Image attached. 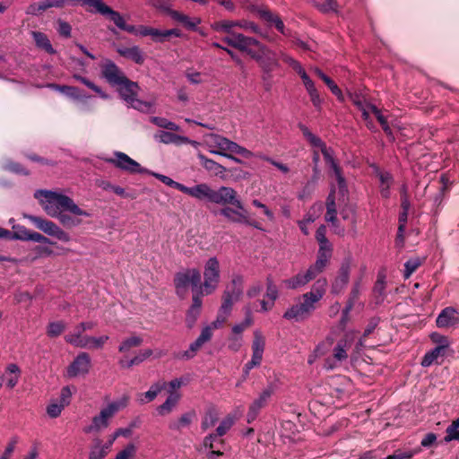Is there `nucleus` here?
I'll list each match as a JSON object with an SVG mask.
<instances>
[{
  "label": "nucleus",
  "mask_w": 459,
  "mask_h": 459,
  "mask_svg": "<svg viewBox=\"0 0 459 459\" xmlns=\"http://www.w3.org/2000/svg\"><path fill=\"white\" fill-rule=\"evenodd\" d=\"M34 197L48 216L57 219L65 228L78 227L82 223V218L91 215L80 208L71 197L57 191L37 190Z\"/></svg>",
  "instance_id": "f257e3e1"
},
{
  "label": "nucleus",
  "mask_w": 459,
  "mask_h": 459,
  "mask_svg": "<svg viewBox=\"0 0 459 459\" xmlns=\"http://www.w3.org/2000/svg\"><path fill=\"white\" fill-rule=\"evenodd\" d=\"M326 286L325 278L318 279L310 291L303 294L296 304L286 310L283 317L297 322L306 319L316 308V304L323 298Z\"/></svg>",
  "instance_id": "f03ea898"
},
{
  "label": "nucleus",
  "mask_w": 459,
  "mask_h": 459,
  "mask_svg": "<svg viewBox=\"0 0 459 459\" xmlns=\"http://www.w3.org/2000/svg\"><path fill=\"white\" fill-rule=\"evenodd\" d=\"M204 142L209 152L213 154L226 157L236 163H242V160L235 155H240L250 159L255 154L238 143L217 134H207L204 136Z\"/></svg>",
  "instance_id": "7ed1b4c3"
},
{
  "label": "nucleus",
  "mask_w": 459,
  "mask_h": 459,
  "mask_svg": "<svg viewBox=\"0 0 459 459\" xmlns=\"http://www.w3.org/2000/svg\"><path fill=\"white\" fill-rule=\"evenodd\" d=\"M185 194L202 202L225 205V203L232 200L234 188L221 186L214 189L206 183H200L192 187L186 186Z\"/></svg>",
  "instance_id": "20e7f679"
},
{
  "label": "nucleus",
  "mask_w": 459,
  "mask_h": 459,
  "mask_svg": "<svg viewBox=\"0 0 459 459\" xmlns=\"http://www.w3.org/2000/svg\"><path fill=\"white\" fill-rule=\"evenodd\" d=\"M129 403V396L124 394L102 408L99 414L92 418L91 424L84 429L85 433L99 432L107 429L112 418Z\"/></svg>",
  "instance_id": "39448f33"
},
{
  "label": "nucleus",
  "mask_w": 459,
  "mask_h": 459,
  "mask_svg": "<svg viewBox=\"0 0 459 459\" xmlns=\"http://www.w3.org/2000/svg\"><path fill=\"white\" fill-rule=\"evenodd\" d=\"M300 129L305 138L312 146L313 151L317 150L318 152H321V153L324 155L325 162L333 169V175L339 188V193L344 196L347 193L345 179L342 176L340 168L335 164L330 150L326 147L325 143L319 137L313 134L307 127L301 126Z\"/></svg>",
  "instance_id": "423d86ee"
},
{
  "label": "nucleus",
  "mask_w": 459,
  "mask_h": 459,
  "mask_svg": "<svg viewBox=\"0 0 459 459\" xmlns=\"http://www.w3.org/2000/svg\"><path fill=\"white\" fill-rule=\"evenodd\" d=\"M204 281L199 286L200 295L213 293L221 281V265L216 257H210L204 265Z\"/></svg>",
  "instance_id": "0eeeda50"
},
{
  "label": "nucleus",
  "mask_w": 459,
  "mask_h": 459,
  "mask_svg": "<svg viewBox=\"0 0 459 459\" xmlns=\"http://www.w3.org/2000/svg\"><path fill=\"white\" fill-rule=\"evenodd\" d=\"M117 87L121 98L130 107L142 112L151 111L153 106L152 102L143 101L136 98L139 91L137 83L126 78L125 82H120Z\"/></svg>",
  "instance_id": "6e6552de"
},
{
  "label": "nucleus",
  "mask_w": 459,
  "mask_h": 459,
  "mask_svg": "<svg viewBox=\"0 0 459 459\" xmlns=\"http://www.w3.org/2000/svg\"><path fill=\"white\" fill-rule=\"evenodd\" d=\"M249 56L266 73L274 70L279 65L278 54L257 40L255 42L252 49L249 50Z\"/></svg>",
  "instance_id": "1a4fd4ad"
},
{
  "label": "nucleus",
  "mask_w": 459,
  "mask_h": 459,
  "mask_svg": "<svg viewBox=\"0 0 459 459\" xmlns=\"http://www.w3.org/2000/svg\"><path fill=\"white\" fill-rule=\"evenodd\" d=\"M225 207L221 210V214L231 222L252 224L248 212L243 204L238 199V194L234 189V196L231 201L225 203Z\"/></svg>",
  "instance_id": "9d476101"
},
{
  "label": "nucleus",
  "mask_w": 459,
  "mask_h": 459,
  "mask_svg": "<svg viewBox=\"0 0 459 459\" xmlns=\"http://www.w3.org/2000/svg\"><path fill=\"white\" fill-rule=\"evenodd\" d=\"M24 218L28 219L33 225L44 232L46 235L54 237L59 241L67 243L71 241V236L68 232L64 230L60 226L52 221L44 219L42 217L25 214Z\"/></svg>",
  "instance_id": "9b49d317"
},
{
  "label": "nucleus",
  "mask_w": 459,
  "mask_h": 459,
  "mask_svg": "<svg viewBox=\"0 0 459 459\" xmlns=\"http://www.w3.org/2000/svg\"><path fill=\"white\" fill-rule=\"evenodd\" d=\"M281 58L286 64H288L290 67H292V69L300 76L302 82L310 97V100H311L313 105L316 108H320V106L322 104V99L320 98V95L315 86L314 82L307 75V74L303 69L301 65L298 61L293 59L292 57H290L283 53L281 54Z\"/></svg>",
  "instance_id": "f8f14e48"
},
{
  "label": "nucleus",
  "mask_w": 459,
  "mask_h": 459,
  "mask_svg": "<svg viewBox=\"0 0 459 459\" xmlns=\"http://www.w3.org/2000/svg\"><path fill=\"white\" fill-rule=\"evenodd\" d=\"M201 281V274L196 268H188L185 271L179 272L175 275L174 283L177 293L180 296H184L189 288L193 290H198ZM197 295H200L199 293Z\"/></svg>",
  "instance_id": "ddd939ff"
},
{
  "label": "nucleus",
  "mask_w": 459,
  "mask_h": 459,
  "mask_svg": "<svg viewBox=\"0 0 459 459\" xmlns=\"http://www.w3.org/2000/svg\"><path fill=\"white\" fill-rule=\"evenodd\" d=\"M353 342V335L346 334L345 338L340 340L333 350V356L325 359V367L327 369H333L346 361L348 351Z\"/></svg>",
  "instance_id": "4468645a"
},
{
  "label": "nucleus",
  "mask_w": 459,
  "mask_h": 459,
  "mask_svg": "<svg viewBox=\"0 0 459 459\" xmlns=\"http://www.w3.org/2000/svg\"><path fill=\"white\" fill-rule=\"evenodd\" d=\"M107 161L108 163L113 164L115 167L125 170L128 173L135 174H143L147 173L148 170L143 169L137 161L130 158L124 152H115V157L108 159Z\"/></svg>",
  "instance_id": "2eb2a0df"
},
{
  "label": "nucleus",
  "mask_w": 459,
  "mask_h": 459,
  "mask_svg": "<svg viewBox=\"0 0 459 459\" xmlns=\"http://www.w3.org/2000/svg\"><path fill=\"white\" fill-rule=\"evenodd\" d=\"M134 35L146 37L150 36L154 41L157 42H164L170 36L180 37V30L178 29H170V30H159L156 28L143 26L141 25L139 27H134V32H132Z\"/></svg>",
  "instance_id": "dca6fc26"
},
{
  "label": "nucleus",
  "mask_w": 459,
  "mask_h": 459,
  "mask_svg": "<svg viewBox=\"0 0 459 459\" xmlns=\"http://www.w3.org/2000/svg\"><path fill=\"white\" fill-rule=\"evenodd\" d=\"M234 422V417L231 415H228L225 419L222 420L219 427L216 429V435H210L204 438V446L209 447L212 450L208 455L209 459H214V455L220 456L222 455V452H221L220 450H213V441L216 439L217 437H221L225 435L227 431L233 426Z\"/></svg>",
  "instance_id": "f3484780"
},
{
  "label": "nucleus",
  "mask_w": 459,
  "mask_h": 459,
  "mask_svg": "<svg viewBox=\"0 0 459 459\" xmlns=\"http://www.w3.org/2000/svg\"><path fill=\"white\" fill-rule=\"evenodd\" d=\"M91 368V359L88 353H79L73 362L66 368L68 377H76L85 376L90 372Z\"/></svg>",
  "instance_id": "a211bd4d"
},
{
  "label": "nucleus",
  "mask_w": 459,
  "mask_h": 459,
  "mask_svg": "<svg viewBox=\"0 0 459 459\" xmlns=\"http://www.w3.org/2000/svg\"><path fill=\"white\" fill-rule=\"evenodd\" d=\"M275 391V385L273 384L268 385L259 394V396L251 403L247 413V421H253L258 415L261 409H263L268 403L269 399Z\"/></svg>",
  "instance_id": "6ab92c4d"
},
{
  "label": "nucleus",
  "mask_w": 459,
  "mask_h": 459,
  "mask_svg": "<svg viewBox=\"0 0 459 459\" xmlns=\"http://www.w3.org/2000/svg\"><path fill=\"white\" fill-rule=\"evenodd\" d=\"M351 270V261L345 260L339 268L337 275L332 282L331 290L334 294L341 293L349 282L350 273Z\"/></svg>",
  "instance_id": "aec40b11"
},
{
  "label": "nucleus",
  "mask_w": 459,
  "mask_h": 459,
  "mask_svg": "<svg viewBox=\"0 0 459 459\" xmlns=\"http://www.w3.org/2000/svg\"><path fill=\"white\" fill-rule=\"evenodd\" d=\"M100 68L102 76L113 86H117L120 82H125L126 78L116 64L110 60H105L100 65Z\"/></svg>",
  "instance_id": "412c9836"
},
{
  "label": "nucleus",
  "mask_w": 459,
  "mask_h": 459,
  "mask_svg": "<svg viewBox=\"0 0 459 459\" xmlns=\"http://www.w3.org/2000/svg\"><path fill=\"white\" fill-rule=\"evenodd\" d=\"M222 41L227 43L229 46L238 48V50L246 52L247 55H249V50L252 49L256 39L250 37H246L240 33H233L224 37Z\"/></svg>",
  "instance_id": "4be33fe9"
},
{
  "label": "nucleus",
  "mask_w": 459,
  "mask_h": 459,
  "mask_svg": "<svg viewBox=\"0 0 459 459\" xmlns=\"http://www.w3.org/2000/svg\"><path fill=\"white\" fill-rule=\"evenodd\" d=\"M213 329L211 328L209 325L204 326L198 338L190 344L189 350L186 351L181 358L183 359H191L193 358L197 351L201 349V347L207 342H209L212 339V336L213 334Z\"/></svg>",
  "instance_id": "5701e85b"
},
{
  "label": "nucleus",
  "mask_w": 459,
  "mask_h": 459,
  "mask_svg": "<svg viewBox=\"0 0 459 459\" xmlns=\"http://www.w3.org/2000/svg\"><path fill=\"white\" fill-rule=\"evenodd\" d=\"M332 246H319L317 256L315 264L309 266V269L317 276L327 266L329 260L332 256Z\"/></svg>",
  "instance_id": "b1692460"
},
{
  "label": "nucleus",
  "mask_w": 459,
  "mask_h": 459,
  "mask_svg": "<svg viewBox=\"0 0 459 459\" xmlns=\"http://www.w3.org/2000/svg\"><path fill=\"white\" fill-rule=\"evenodd\" d=\"M316 277V275L308 268L304 273H299L290 279L283 280L281 281V286L289 290H295L305 286Z\"/></svg>",
  "instance_id": "393cba45"
},
{
  "label": "nucleus",
  "mask_w": 459,
  "mask_h": 459,
  "mask_svg": "<svg viewBox=\"0 0 459 459\" xmlns=\"http://www.w3.org/2000/svg\"><path fill=\"white\" fill-rule=\"evenodd\" d=\"M326 206H327V211H326V213L325 216V221L332 224L334 233H336L338 235L343 234L344 229L342 227H341L338 223V220H337V216H336L337 212H336V208H335L334 200L332 197V195H330L327 198Z\"/></svg>",
  "instance_id": "a878e982"
},
{
  "label": "nucleus",
  "mask_w": 459,
  "mask_h": 459,
  "mask_svg": "<svg viewBox=\"0 0 459 459\" xmlns=\"http://www.w3.org/2000/svg\"><path fill=\"white\" fill-rule=\"evenodd\" d=\"M169 16L175 22L181 23L186 29L192 30H197V26L202 22V20L199 17H190L176 10L169 11Z\"/></svg>",
  "instance_id": "bb28decb"
},
{
  "label": "nucleus",
  "mask_w": 459,
  "mask_h": 459,
  "mask_svg": "<svg viewBox=\"0 0 459 459\" xmlns=\"http://www.w3.org/2000/svg\"><path fill=\"white\" fill-rule=\"evenodd\" d=\"M152 351L151 349H145L139 351L134 357L132 359H128L126 356L123 357L119 360V366L122 368L129 369L134 366L139 365L147 359H149L152 355Z\"/></svg>",
  "instance_id": "cd10ccee"
},
{
  "label": "nucleus",
  "mask_w": 459,
  "mask_h": 459,
  "mask_svg": "<svg viewBox=\"0 0 459 459\" xmlns=\"http://www.w3.org/2000/svg\"><path fill=\"white\" fill-rule=\"evenodd\" d=\"M154 138L158 140L159 142L169 144L174 143L177 145H180L183 143H195V142H192L186 136L178 135L170 132H165L161 131L154 135Z\"/></svg>",
  "instance_id": "c85d7f7f"
},
{
  "label": "nucleus",
  "mask_w": 459,
  "mask_h": 459,
  "mask_svg": "<svg viewBox=\"0 0 459 459\" xmlns=\"http://www.w3.org/2000/svg\"><path fill=\"white\" fill-rule=\"evenodd\" d=\"M181 397V394L173 393L169 394L165 402L157 407V413L160 416H167L170 414L177 408Z\"/></svg>",
  "instance_id": "c756f323"
},
{
  "label": "nucleus",
  "mask_w": 459,
  "mask_h": 459,
  "mask_svg": "<svg viewBox=\"0 0 459 459\" xmlns=\"http://www.w3.org/2000/svg\"><path fill=\"white\" fill-rule=\"evenodd\" d=\"M166 388V382H157L151 385L148 391L139 394L137 401L141 404H145L152 402L158 394Z\"/></svg>",
  "instance_id": "7c9ffc66"
},
{
  "label": "nucleus",
  "mask_w": 459,
  "mask_h": 459,
  "mask_svg": "<svg viewBox=\"0 0 459 459\" xmlns=\"http://www.w3.org/2000/svg\"><path fill=\"white\" fill-rule=\"evenodd\" d=\"M459 321V314L452 307L445 308L437 318L438 327H449Z\"/></svg>",
  "instance_id": "2f4dec72"
},
{
  "label": "nucleus",
  "mask_w": 459,
  "mask_h": 459,
  "mask_svg": "<svg viewBox=\"0 0 459 459\" xmlns=\"http://www.w3.org/2000/svg\"><path fill=\"white\" fill-rule=\"evenodd\" d=\"M198 159L200 160L201 165L209 172L214 176H218L221 178H224V173L227 170L225 167L214 161L213 160L208 159L204 154L199 153Z\"/></svg>",
  "instance_id": "473e14b6"
},
{
  "label": "nucleus",
  "mask_w": 459,
  "mask_h": 459,
  "mask_svg": "<svg viewBox=\"0 0 459 459\" xmlns=\"http://www.w3.org/2000/svg\"><path fill=\"white\" fill-rule=\"evenodd\" d=\"M111 450L100 438H94L90 447L89 459H105Z\"/></svg>",
  "instance_id": "72a5a7b5"
},
{
  "label": "nucleus",
  "mask_w": 459,
  "mask_h": 459,
  "mask_svg": "<svg viewBox=\"0 0 459 459\" xmlns=\"http://www.w3.org/2000/svg\"><path fill=\"white\" fill-rule=\"evenodd\" d=\"M202 307V299L199 295L193 297V303L191 307L188 309L186 323L189 328H192L195 324L197 317L199 316Z\"/></svg>",
  "instance_id": "f704fd0d"
},
{
  "label": "nucleus",
  "mask_w": 459,
  "mask_h": 459,
  "mask_svg": "<svg viewBox=\"0 0 459 459\" xmlns=\"http://www.w3.org/2000/svg\"><path fill=\"white\" fill-rule=\"evenodd\" d=\"M109 340L108 335L91 336L87 335L84 342L81 344V349L101 350Z\"/></svg>",
  "instance_id": "c9c22d12"
},
{
  "label": "nucleus",
  "mask_w": 459,
  "mask_h": 459,
  "mask_svg": "<svg viewBox=\"0 0 459 459\" xmlns=\"http://www.w3.org/2000/svg\"><path fill=\"white\" fill-rule=\"evenodd\" d=\"M352 103L361 111L363 118L368 121L369 119V107L372 105L368 103L365 98L357 93H348Z\"/></svg>",
  "instance_id": "e433bc0d"
},
{
  "label": "nucleus",
  "mask_w": 459,
  "mask_h": 459,
  "mask_svg": "<svg viewBox=\"0 0 459 459\" xmlns=\"http://www.w3.org/2000/svg\"><path fill=\"white\" fill-rule=\"evenodd\" d=\"M21 370L16 364H9L5 368L6 386L10 389L13 388L19 382Z\"/></svg>",
  "instance_id": "4c0bfd02"
},
{
  "label": "nucleus",
  "mask_w": 459,
  "mask_h": 459,
  "mask_svg": "<svg viewBox=\"0 0 459 459\" xmlns=\"http://www.w3.org/2000/svg\"><path fill=\"white\" fill-rule=\"evenodd\" d=\"M84 330L80 329V324L74 329V331L70 332L65 336V340L66 342L71 345L81 348V344L84 342V340L87 337V334H84Z\"/></svg>",
  "instance_id": "58836bf2"
},
{
  "label": "nucleus",
  "mask_w": 459,
  "mask_h": 459,
  "mask_svg": "<svg viewBox=\"0 0 459 459\" xmlns=\"http://www.w3.org/2000/svg\"><path fill=\"white\" fill-rule=\"evenodd\" d=\"M102 14L108 15L109 19L121 30L129 33L134 32V26L126 24L120 13L113 11L110 7H108V12H104Z\"/></svg>",
  "instance_id": "ea45409f"
},
{
  "label": "nucleus",
  "mask_w": 459,
  "mask_h": 459,
  "mask_svg": "<svg viewBox=\"0 0 459 459\" xmlns=\"http://www.w3.org/2000/svg\"><path fill=\"white\" fill-rule=\"evenodd\" d=\"M117 52L124 57L133 60L136 64H143L144 61L143 55L138 47L119 48Z\"/></svg>",
  "instance_id": "a19ab883"
},
{
  "label": "nucleus",
  "mask_w": 459,
  "mask_h": 459,
  "mask_svg": "<svg viewBox=\"0 0 459 459\" xmlns=\"http://www.w3.org/2000/svg\"><path fill=\"white\" fill-rule=\"evenodd\" d=\"M265 346V338L263 333L256 330L254 332V340L252 342V355L263 359Z\"/></svg>",
  "instance_id": "79ce46f5"
},
{
  "label": "nucleus",
  "mask_w": 459,
  "mask_h": 459,
  "mask_svg": "<svg viewBox=\"0 0 459 459\" xmlns=\"http://www.w3.org/2000/svg\"><path fill=\"white\" fill-rule=\"evenodd\" d=\"M235 27H238V21H231V20H221L217 21L213 23H212L211 28L221 33H226L227 35L233 34V29Z\"/></svg>",
  "instance_id": "37998d69"
},
{
  "label": "nucleus",
  "mask_w": 459,
  "mask_h": 459,
  "mask_svg": "<svg viewBox=\"0 0 459 459\" xmlns=\"http://www.w3.org/2000/svg\"><path fill=\"white\" fill-rule=\"evenodd\" d=\"M380 184H379V190L381 193V195L384 198H388L390 195V186L393 184V178L388 172H378L377 173Z\"/></svg>",
  "instance_id": "c03bdc74"
},
{
  "label": "nucleus",
  "mask_w": 459,
  "mask_h": 459,
  "mask_svg": "<svg viewBox=\"0 0 459 459\" xmlns=\"http://www.w3.org/2000/svg\"><path fill=\"white\" fill-rule=\"evenodd\" d=\"M260 15L263 19L270 22L271 25H273L281 33L284 35L287 34L283 22L281 20L279 16L273 14L268 10L261 11Z\"/></svg>",
  "instance_id": "a18cd8bd"
},
{
  "label": "nucleus",
  "mask_w": 459,
  "mask_h": 459,
  "mask_svg": "<svg viewBox=\"0 0 459 459\" xmlns=\"http://www.w3.org/2000/svg\"><path fill=\"white\" fill-rule=\"evenodd\" d=\"M32 38L36 43V45L44 49L46 52L49 54H54L55 50L52 48V45L48 39V38L42 32L39 31H32L31 32Z\"/></svg>",
  "instance_id": "49530a36"
},
{
  "label": "nucleus",
  "mask_w": 459,
  "mask_h": 459,
  "mask_svg": "<svg viewBox=\"0 0 459 459\" xmlns=\"http://www.w3.org/2000/svg\"><path fill=\"white\" fill-rule=\"evenodd\" d=\"M143 343V338L138 335H132L122 341L118 347L119 352L126 353L131 349L139 347Z\"/></svg>",
  "instance_id": "de8ad7c7"
},
{
  "label": "nucleus",
  "mask_w": 459,
  "mask_h": 459,
  "mask_svg": "<svg viewBox=\"0 0 459 459\" xmlns=\"http://www.w3.org/2000/svg\"><path fill=\"white\" fill-rule=\"evenodd\" d=\"M137 454V446L134 443L126 444L111 459H134Z\"/></svg>",
  "instance_id": "09e8293b"
},
{
  "label": "nucleus",
  "mask_w": 459,
  "mask_h": 459,
  "mask_svg": "<svg viewBox=\"0 0 459 459\" xmlns=\"http://www.w3.org/2000/svg\"><path fill=\"white\" fill-rule=\"evenodd\" d=\"M188 382H189V378L187 377H181L178 378H174L171 381H169V383H166V388H167L168 394H170L173 393L181 394L180 392H178V390L182 386L187 385Z\"/></svg>",
  "instance_id": "8fccbe9b"
},
{
  "label": "nucleus",
  "mask_w": 459,
  "mask_h": 459,
  "mask_svg": "<svg viewBox=\"0 0 459 459\" xmlns=\"http://www.w3.org/2000/svg\"><path fill=\"white\" fill-rule=\"evenodd\" d=\"M195 418V413L194 411L186 412L182 414L178 419V420L171 425V428L178 430L188 428Z\"/></svg>",
  "instance_id": "3c124183"
},
{
  "label": "nucleus",
  "mask_w": 459,
  "mask_h": 459,
  "mask_svg": "<svg viewBox=\"0 0 459 459\" xmlns=\"http://www.w3.org/2000/svg\"><path fill=\"white\" fill-rule=\"evenodd\" d=\"M446 351H442V348H435L425 354V356L422 359L421 365L423 367H429L431 364L437 361L438 358L444 357Z\"/></svg>",
  "instance_id": "603ef678"
},
{
  "label": "nucleus",
  "mask_w": 459,
  "mask_h": 459,
  "mask_svg": "<svg viewBox=\"0 0 459 459\" xmlns=\"http://www.w3.org/2000/svg\"><path fill=\"white\" fill-rule=\"evenodd\" d=\"M32 230H30L24 226L22 225H13V231H12V237L13 239H19L22 241H29L30 238Z\"/></svg>",
  "instance_id": "864d4df0"
},
{
  "label": "nucleus",
  "mask_w": 459,
  "mask_h": 459,
  "mask_svg": "<svg viewBox=\"0 0 459 459\" xmlns=\"http://www.w3.org/2000/svg\"><path fill=\"white\" fill-rule=\"evenodd\" d=\"M151 174L157 179L160 180L165 185L174 187L185 194L186 186L180 184L178 182H176L172 178H170L165 175H162V174H159V173H155V172H151Z\"/></svg>",
  "instance_id": "5fc2aeb1"
},
{
  "label": "nucleus",
  "mask_w": 459,
  "mask_h": 459,
  "mask_svg": "<svg viewBox=\"0 0 459 459\" xmlns=\"http://www.w3.org/2000/svg\"><path fill=\"white\" fill-rule=\"evenodd\" d=\"M66 325L63 321H55L48 325L47 333L49 337L59 336L65 329Z\"/></svg>",
  "instance_id": "6e6d98bb"
},
{
  "label": "nucleus",
  "mask_w": 459,
  "mask_h": 459,
  "mask_svg": "<svg viewBox=\"0 0 459 459\" xmlns=\"http://www.w3.org/2000/svg\"><path fill=\"white\" fill-rule=\"evenodd\" d=\"M48 9L47 0L33 3L27 7L26 13L30 15L39 16Z\"/></svg>",
  "instance_id": "4d7b16f0"
},
{
  "label": "nucleus",
  "mask_w": 459,
  "mask_h": 459,
  "mask_svg": "<svg viewBox=\"0 0 459 459\" xmlns=\"http://www.w3.org/2000/svg\"><path fill=\"white\" fill-rule=\"evenodd\" d=\"M237 301L238 292H236L233 295H228L227 293L224 292L220 310L222 311V313L224 314L230 315L233 304Z\"/></svg>",
  "instance_id": "13d9d810"
},
{
  "label": "nucleus",
  "mask_w": 459,
  "mask_h": 459,
  "mask_svg": "<svg viewBox=\"0 0 459 459\" xmlns=\"http://www.w3.org/2000/svg\"><path fill=\"white\" fill-rule=\"evenodd\" d=\"M423 258L420 257H412L410 258L404 264V277L409 278L422 264Z\"/></svg>",
  "instance_id": "bf43d9fd"
},
{
  "label": "nucleus",
  "mask_w": 459,
  "mask_h": 459,
  "mask_svg": "<svg viewBox=\"0 0 459 459\" xmlns=\"http://www.w3.org/2000/svg\"><path fill=\"white\" fill-rule=\"evenodd\" d=\"M242 285H243V279L240 276H236L233 278L231 281V285L227 288L225 290V293L228 295H233L236 292H238V300L239 299L241 294H242Z\"/></svg>",
  "instance_id": "052dcab7"
},
{
  "label": "nucleus",
  "mask_w": 459,
  "mask_h": 459,
  "mask_svg": "<svg viewBox=\"0 0 459 459\" xmlns=\"http://www.w3.org/2000/svg\"><path fill=\"white\" fill-rule=\"evenodd\" d=\"M373 114L377 121L380 123V125L382 126V128L383 130L388 134V135H391L392 132H391V129L387 124V120L385 118V117H384L380 110L374 105H372L371 107H369V116Z\"/></svg>",
  "instance_id": "680f3d73"
},
{
  "label": "nucleus",
  "mask_w": 459,
  "mask_h": 459,
  "mask_svg": "<svg viewBox=\"0 0 459 459\" xmlns=\"http://www.w3.org/2000/svg\"><path fill=\"white\" fill-rule=\"evenodd\" d=\"M420 452V448L413 450H396L393 455H388L385 459H411L416 454Z\"/></svg>",
  "instance_id": "e2e57ef3"
},
{
  "label": "nucleus",
  "mask_w": 459,
  "mask_h": 459,
  "mask_svg": "<svg viewBox=\"0 0 459 459\" xmlns=\"http://www.w3.org/2000/svg\"><path fill=\"white\" fill-rule=\"evenodd\" d=\"M74 78L94 91L96 93H98L102 99H108V95L106 94L102 90L98 87L96 84H94L92 82L89 81L87 78L82 77L81 75H74Z\"/></svg>",
  "instance_id": "0e129e2a"
},
{
  "label": "nucleus",
  "mask_w": 459,
  "mask_h": 459,
  "mask_svg": "<svg viewBox=\"0 0 459 459\" xmlns=\"http://www.w3.org/2000/svg\"><path fill=\"white\" fill-rule=\"evenodd\" d=\"M430 338L432 340L433 342L437 343V346L436 348H442V351H446V349L449 347L450 345V342L449 340L447 339V337L444 336V335H441L437 333H433L431 335H430Z\"/></svg>",
  "instance_id": "69168bd1"
},
{
  "label": "nucleus",
  "mask_w": 459,
  "mask_h": 459,
  "mask_svg": "<svg viewBox=\"0 0 459 459\" xmlns=\"http://www.w3.org/2000/svg\"><path fill=\"white\" fill-rule=\"evenodd\" d=\"M219 419L218 413L214 411H210L206 413L204 416L203 422H202V428L204 429H207L212 426L215 425Z\"/></svg>",
  "instance_id": "338daca9"
},
{
  "label": "nucleus",
  "mask_w": 459,
  "mask_h": 459,
  "mask_svg": "<svg viewBox=\"0 0 459 459\" xmlns=\"http://www.w3.org/2000/svg\"><path fill=\"white\" fill-rule=\"evenodd\" d=\"M51 245H39L34 247V252L37 254V257H48L54 255V251Z\"/></svg>",
  "instance_id": "774afa93"
}]
</instances>
